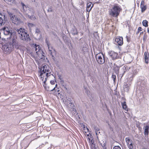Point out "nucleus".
Instances as JSON below:
<instances>
[{"label":"nucleus","mask_w":149,"mask_h":149,"mask_svg":"<svg viewBox=\"0 0 149 149\" xmlns=\"http://www.w3.org/2000/svg\"><path fill=\"white\" fill-rule=\"evenodd\" d=\"M27 25L30 29L34 26V25L31 23H28Z\"/></svg>","instance_id":"nucleus-24"},{"label":"nucleus","mask_w":149,"mask_h":149,"mask_svg":"<svg viewBox=\"0 0 149 149\" xmlns=\"http://www.w3.org/2000/svg\"><path fill=\"white\" fill-rule=\"evenodd\" d=\"M113 149H121V148L119 146H115L113 147Z\"/></svg>","instance_id":"nucleus-30"},{"label":"nucleus","mask_w":149,"mask_h":149,"mask_svg":"<svg viewBox=\"0 0 149 149\" xmlns=\"http://www.w3.org/2000/svg\"><path fill=\"white\" fill-rule=\"evenodd\" d=\"M50 83L52 85H53L54 84L55 81H50Z\"/></svg>","instance_id":"nucleus-33"},{"label":"nucleus","mask_w":149,"mask_h":149,"mask_svg":"<svg viewBox=\"0 0 149 149\" xmlns=\"http://www.w3.org/2000/svg\"><path fill=\"white\" fill-rule=\"evenodd\" d=\"M128 68L127 67V66L125 65L123 67V70H124V73L123 74L125 73V72L128 70Z\"/></svg>","instance_id":"nucleus-25"},{"label":"nucleus","mask_w":149,"mask_h":149,"mask_svg":"<svg viewBox=\"0 0 149 149\" xmlns=\"http://www.w3.org/2000/svg\"><path fill=\"white\" fill-rule=\"evenodd\" d=\"M36 55L39 57L40 58H42L43 55L42 54L43 52L42 50L39 48V46H36Z\"/></svg>","instance_id":"nucleus-9"},{"label":"nucleus","mask_w":149,"mask_h":149,"mask_svg":"<svg viewBox=\"0 0 149 149\" xmlns=\"http://www.w3.org/2000/svg\"><path fill=\"white\" fill-rule=\"evenodd\" d=\"M87 130L88 131V129H87Z\"/></svg>","instance_id":"nucleus-44"},{"label":"nucleus","mask_w":149,"mask_h":149,"mask_svg":"<svg viewBox=\"0 0 149 149\" xmlns=\"http://www.w3.org/2000/svg\"><path fill=\"white\" fill-rule=\"evenodd\" d=\"M5 16L3 15V17H0V24L3 25L5 22Z\"/></svg>","instance_id":"nucleus-18"},{"label":"nucleus","mask_w":149,"mask_h":149,"mask_svg":"<svg viewBox=\"0 0 149 149\" xmlns=\"http://www.w3.org/2000/svg\"><path fill=\"white\" fill-rule=\"evenodd\" d=\"M10 43H12V44H13V45H14L15 47L18 49L19 48V46L18 45L17 43L15 42L14 40H13L12 41V42H10Z\"/></svg>","instance_id":"nucleus-19"},{"label":"nucleus","mask_w":149,"mask_h":149,"mask_svg":"<svg viewBox=\"0 0 149 149\" xmlns=\"http://www.w3.org/2000/svg\"><path fill=\"white\" fill-rule=\"evenodd\" d=\"M6 0V1H8L9 2H13L14 1V0Z\"/></svg>","instance_id":"nucleus-36"},{"label":"nucleus","mask_w":149,"mask_h":149,"mask_svg":"<svg viewBox=\"0 0 149 149\" xmlns=\"http://www.w3.org/2000/svg\"><path fill=\"white\" fill-rule=\"evenodd\" d=\"M47 77H45L44 79H43V80H42V79L40 78L42 80V81L43 83H44V84H43V86L48 91H52L54 90H56L57 89H56V87L57 86V84H56L55 85V87H54L53 89H49L48 88V89H47L46 86V84H45V82L46 81H47Z\"/></svg>","instance_id":"nucleus-11"},{"label":"nucleus","mask_w":149,"mask_h":149,"mask_svg":"<svg viewBox=\"0 0 149 149\" xmlns=\"http://www.w3.org/2000/svg\"><path fill=\"white\" fill-rule=\"evenodd\" d=\"M122 9L118 4L114 5L109 11V14L111 17H117Z\"/></svg>","instance_id":"nucleus-2"},{"label":"nucleus","mask_w":149,"mask_h":149,"mask_svg":"<svg viewBox=\"0 0 149 149\" xmlns=\"http://www.w3.org/2000/svg\"><path fill=\"white\" fill-rule=\"evenodd\" d=\"M41 72L40 75V77L43 80V79L46 77H47L51 75V72H50L49 67L46 65H45L42 67L41 69Z\"/></svg>","instance_id":"nucleus-3"},{"label":"nucleus","mask_w":149,"mask_h":149,"mask_svg":"<svg viewBox=\"0 0 149 149\" xmlns=\"http://www.w3.org/2000/svg\"><path fill=\"white\" fill-rule=\"evenodd\" d=\"M140 7L141 9V12L142 13L144 12L146 9V7L144 5L141 6Z\"/></svg>","instance_id":"nucleus-22"},{"label":"nucleus","mask_w":149,"mask_h":149,"mask_svg":"<svg viewBox=\"0 0 149 149\" xmlns=\"http://www.w3.org/2000/svg\"><path fill=\"white\" fill-rule=\"evenodd\" d=\"M88 139L89 141V143L91 146V148H93L94 147L95 144H94V140L93 139V136H90V137H88Z\"/></svg>","instance_id":"nucleus-14"},{"label":"nucleus","mask_w":149,"mask_h":149,"mask_svg":"<svg viewBox=\"0 0 149 149\" xmlns=\"http://www.w3.org/2000/svg\"><path fill=\"white\" fill-rule=\"evenodd\" d=\"M49 49V47H48ZM49 54H50L51 55L52 54V52H51V50H50V49H49Z\"/></svg>","instance_id":"nucleus-38"},{"label":"nucleus","mask_w":149,"mask_h":149,"mask_svg":"<svg viewBox=\"0 0 149 149\" xmlns=\"http://www.w3.org/2000/svg\"><path fill=\"white\" fill-rule=\"evenodd\" d=\"M109 55L111 56L112 59H116L118 55L117 53H116L113 51H111L109 53Z\"/></svg>","instance_id":"nucleus-13"},{"label":"nucleus","mask_w":149,"mask_h":149,"mask_svg":"<svg viewBox=\"0 0 149 149\" xmlns=\"http://www.w3.org/2000/svg\"><path fill=\"white\" fill-rule=\"evenodd\" d=\"M139 32V31H138L137 32V34H138Z\"/></svg>","instance_id":"nucleus-39"},{"label":"nucleus","mask_w":149,"mask_h":149,"mask_svg":"<svg viewBox=\"0 0 149 149\" xmlns=\"http://www.w3.org/2000/svg\"><path fill=\"white\" fill-rule=\"evenodd\" d=\"M122 105L123 109H125V111H128V110L127 109V105L125 102L122 103Z\"/></svg>","instance_id":"nucleus-20"},{"label":"nucleus","mask_w":149,"mask_h":149,"mask_svg":"<svg viewBox=\"0 0 149 149\" xmlns=\"http://www.w3.org/2000/svg\"><path fill=\"white\" fill-rule=\"evenodd\" d=\"M96 60L99 64H102L105 62V59L104 55L102 53H99L96 55Z\"/></svg>","instance_id":"nucleus-5"},{"label":"nucleus","mask_w":149,"mask_h":149,"mask_svg":"<svg viewBox=\"0 0 149 149\" xmlns=\"http://www.w3.org/2000/svg\"><path fill=\"white\" fill-rule=\"evenodd\" d=\"M2 29L3 33L5 35L10 36L13 33L12 31L10 29V28L6 26L3 27Z\"/></svg>","instance_id":"nucleus-8"},{"label":"nucleus","mask_w":149,"mask_h":149,"mask_svg":"<svg viewBox=\"0 0 149 149\" xmlns=\"http://www.w3.org/2000/svg\"><path fill=\"white\" fill-rule=\"evenodd\" d=\"M35 32L36 33H38L40 32V30L38 29L37 28L35 30Z\"/></svg>","instance_id":"nucleus-31"},{"label":"nucleus","mask_w":149,"mask_h":149,"mask_svg":"<svg viewBox=\"0 0 149 149\" xmlns=\"http://www.w3.org/2000/svg\"><path fill=\"white\" fill-rule=\"evenodd\" d=\"M115 41L119 45H122L123 44V38L122 37H118L116 38H115Z\"/></svg>","instance_id":"nucleus-12"},{"label":"nucleus","mask_w":149,"mask_h":149,"mask_svg":"<svg viewBox=\"0 0 149 149\" xmlns=\"http://www.w3.org/2000/svg\"><path fill=\"white\" fill-rule=\"evenodd\" d=\"M46 43L47 44V46L48 47L49 46V42L47 40H46Z\"/></svg>","instance_id":"nucleus-35"},{"label":"nucleus","mask_w":149,"mask_h":149,"mask_svg":"<svg viewBox=\"0 0 149 149\" xmlns=\"http://www.w3.org/2000/svg\"><path fill=\"white\" fill-rule=\"evenodd\" d=\"M144 56L145 62L148 64L149 61V55L148 52H146L144 53Z\"/></svg>","instance_id":"nucleus-15"},{"label":"nucleus","mask_w":149,"mask_h":149,"mask_svg":"<svg viewBox=\"0 0 149 149\" xmlns=\"http://www.w3.org/2000/svg\"><path fill=\"white\" fill-rule=\"evenodd\" d=\"M48 12H52L53 11V10L52 9V6H49L47 10Z\"/></svg>","instance_id":"nucleus-26"},{"label":"nucleus","mask_w":149,"mask_h":149,"mask_svg":"<svg viewBox=\"0 0 149 149\" xmlns=\"http://www.w3.org/2000/svg\"><path fill=\"white\" fill-rule=\"evenodd\" d=\"M144 1H142L141 2V5H144Z\"/></svg>","instance_id":"nucleus-34"},{"label":"nucleus","mask_w":149,"mask_h":149,"mask_svg":"<svg viewBox=\"0 0 149 149\" xmlns=\"http://www.w3.org/2000/svg\"><path fill=\"white\" fill-rule=\"evenodd\" d=\"M77 34V33H74V34Z\"/></svg>","instance_id":"nucleus-41"},{"label":"nucleus","mask_w":149,"mask_h":149,"mask_svg":"<svg viewBox=\"0 0 149 149\" xmlns=\"http://www.w3.org/2000/svg\"><path fill=\"white\" fill-rule=\"evenodd\" d=\"M59 91V90H57V91L58 92V91Z\"/></svg>","instance_id":"nucleus-43"},{"label":"nucleus","mask_w":149,"mask_h":149,"mask_svg":"<svg viewBox=\"0 0 149 149\" xmlns=\"http://www.w3.org/2000/svg\"><path fill=\"white\" fill-rule=\"evenodd\" d=\"M142 29L141 27H139L138 28V31H139V32L140 31H142Z\"/></svg>","instance_id":"nucleus-32"},{"label":"nucleus","mask_w":149,"mask_h":149,"mask_svg":"<svg viewBox=\"0 0 149 149\" xmlns=\"http://www.w3.org/2000/svg\"><path fill=\"white\" fill-rule=\"evenodd\" d=\"M119 67L118 66L116 65H114L113 68V70L117 72H118L119 70Z\"/></svg>","instance_id":"nucleus-21"},{"label":"nucleus","mask_w":149,"mask_h":149,"mask_svg":"<svg viewBox=\"0 0 149 149\" xmlns=\"http://www.w3.org/2000/svg\"><path fill=\"white\" fill-rule=\"evenodd\" d=\"M112 79H113V81L114 82L115 81V80L116 79V76L115 75H114L113 74L112 76Z\"/></svg>","instance_id":"nucleus-29"},{"label":"nucleus","mask_w":149,"mask_h":149,"mask_svg":"<svg viewBox=\"0 0 149 149\" xmlns=\"http://www.w3.org/2000/svg\"><path fill=\"white\" fill-rule=\"evenodd\" d=\"M16 33L19 39L22 40L26 41L30 40L29 35L24 29L20 28L19 29H17Z\"/></svg>","instance_id":"nucleus-1"},{"label":"nucleus","mask_w":149,"mask_h":149,"mask_svg":"<svg viewBox=\"0 0 149 149\" xmlns=\"http://www.w3.org/2000/svg\"><path fill=\"white\" fill-rule=\"evenodd\" d=\"M109 113H110V114L111 115V112H109Z\"/></svg>","instance_id":"nucleus-42"},{"label":"nucleus","mask_w":149,"mask_h":149,"mask_svg":"<svg viewBox=\"0 0 149 149\" xmlns=\"http://www.w3.org/2000/svg\"><path fill=\"white\" fill-rule=\"evenodd\" d=\"M87 136H89V135H88V134H87Z\"/></svg>","instance_id":"nucleus-45"},{"label":"nucleus","mask_w":149,"mask_h":149,"mask_svg":"<svg viewBox=\"0 0 149 149\" xmlns=\"http://www.w3.org/2000/svg\"><path fill=\"white\" fill-rule=\"evenodd\" d=\"M29 18H30L32 20H34L35 19H36V17L35 16H34L32 15L31 16H29Z\"/></svg>","instance_id":"nucleus-27"},{"label":"nucleus","mask_w":149,"mask_h":149,"mask_svg":"<svg viewBox=\"0 0 149 149\" xmlns=\"http://www.w3.org/2000/svg\"><path fill=\"white\" fill-rule=\"evenodd\" d=\"M21 4L23 8L21 11L24 14L27 15L32 11V9H31L27 6L25 5L24 3H22Z\"/></svg>","instance_id":"nucleus-7"},{"label":"nucleus","mask_w":149,"mask_h":149,"mask_svg":"<svg viewBox=\"0 0 149 149\" xmlns=\"http://www.w3.org/2000/svg\"><path fill=\"white\" fill-rule=\"evenodd\" d=\"M13 47V45L10 43V42L9 43H7L4 46V51L5 54H8L12 50Z\"/></svg>","instance_id":"nucleus-4"},{"label":"nucleus","mask_w":149,"mask_h":149,"mask_svg":"<svg viewBox=\"0 0 149 149\" xmlns=\"http://www.w3.org/2000/svg\"><path fill=\"white\" fill-rule=\"evenodd\" d=\"M149 133V126L146 125L144 127V134L145 136H148Z\"/></svg>","instance_id":"nucleus-17"},{"label":"nucleus","mask_w":149,"mask_h":149,"mask_svg":"<svg viewBox=\"0 0 149 149\" xmlns=\"http://www.w3.org/2000/svg\"><path fill=\"white\" fill-rule=\"evenodd\" d=\"M125 139L128 148L129 149H133L134 148L132 140L128 137L126 138Z\"/></svg>","instance_id":"nucleus-10"},{"label":"nucleus","mask_w":149,"mask_h":149,"mask_svg":"<svg viewBox=\"0 0 149 149\" xmlns=\"http://www.w3.org/2000/svg\"><path fill=\"white\" fill-rule=\"evenodd\" d=\"M112 65V63H111L110 64V65Z\"/></svg>","instance_id":"nucleus-40"},{"label":"nucleus","mask_w":149,"mask_h":149,"mask_svg":"<svg viewBox=\"0 0 149 149\" xmlns=\"http://www.w3.org/2000/svg\"><path fill=\"white\" fill-rule=\"evenodd\" d=\"M10 17V20L12 22L15 24H17L20 23V21L19 18L17 17L12 14L11 13H9Z\"/></svg>","instance_id":"nucleus-6"},{"label":"nucleus","mask_w":149,"mask_h":149,"mask_svg":"<svg viewBox=\"0 0 149 149\" xmlns=\"http://www.w3.org/2000/svg\"><path fill=\"white\" fill-rule=\"evenodd\" d=\"M93 6V5L92 4L91 2L88 3L87 5V11L89 12H90Z\"/></svg>","instance_id":"nucleus-16"},{"label":"nucleus","mask_w":149,"mask_h":149,"mask_svg":"<svg viewBox=\"0 0 149 149\" xmlns=\"http://www.w3.org/2000/svg\"><path fill=\"white\" fill-rule=\"evenodd\" d=\"M101 146H102L103 149H107V148L105 147V146L106 145L105 143H104L103 144H102L101 143Z\"/></svg>","instance_id":"nucleus-28"},{"label":"nucleus","mask_w":149,"mask_h":149,"mask_svg":"<svg viewBox=\"0 0 149 149\" xmlns=\"http://www.w3.org/2000/svg\"><path fill=\"white\" fill-rule=\"evenodd\" d=\"M142 23L143 26L145 27H147L148 26V22L147 20H143Z\"/></svg>","instance_id":"nucleus-23"},{"label":"nucleus","mask_w":149,"mask_h":149,"mask_svg":"<svg viewBox=\"0 0 149 149\" xmlns=\"http://www.w3.org/2000/svg\"><path fill=\"white\" fill-rule=\"evenodd\" d=\"M0 15H1V13H0Z\"/></svg>","instance_id":"nucleus-46"},{"label":"nucleus","mask_w":149,"mask_h":149,"mask_svg":"<svg viewBox=\"0 0 149 149\" xmlns=\"http://www.w3.org/2000/svg\"><path fill=\"white\" fill-rule=\"evenodd\" d=\"M67 101L68 102H69L70 103H70H71V102L70 100L68 99L67 100Z\"/></svg>","instance_id":"nucleus-37"}]
</instances>
